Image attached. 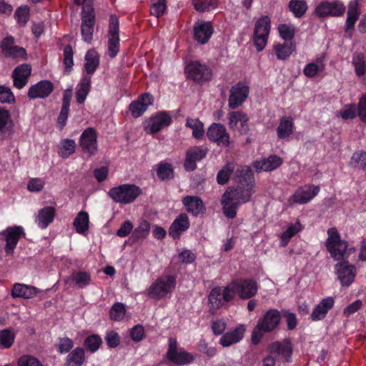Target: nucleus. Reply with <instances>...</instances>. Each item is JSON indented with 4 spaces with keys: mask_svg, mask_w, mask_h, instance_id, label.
I'll return each instance as SVG.
<instances>
[{
    "mask_svg": "<svg viewBox=\"0 0 366 366\" xmlns=\"http://www.w3.org/2000/svg\"><path fill=\"white\" fill-rule=\"evenodd\" d=\"M207 136L210 141L217 142L219 146L229 145V134L221 124H212L207 129Z\"/></svg>",
    "mask_w": 366,
    "mask_h": 366,
    "instance_id": "5701e85b",
    "label": "nucleus"
},
{
    "mask_svg": "<svg viewBox=\"0 0 366 366\" xmlns=\"http://www.w3.org/2000/svg\"><path fill=\"white\" fill-rule=\"evenodd\" d=\"M70 278L79 288L87 287L92 282L90 273L85 271L74 272Z\"/></svg>",
    "mask_w": 366,
    "mask_h": 366,
    "instance_id": "a19ab883",
    "label": "nucleus"
},
{
    "mask_svg": "<svg viewBox=\"0 0 366 366\" xmlns=\"http://www.w3.org/2000/svg\"><path fill=\"white\" fill-rule=\"evenodd\" d=\"M182 204L187 212L192 213L194 216L203 214L205 211L203 202L198 196H185L182 199Z\"/></svg>",
    "mask_w": 366,
    "mask_h": 366,
    "instance_id": "7c9ffc66",
    "label": "nucleus"
},
{
    "mask_svg": "<svg viewBox=\"0 0 366 366\" xmlns=\"http://www.w3.org/2000/svg\"><path fill=\"white\" fill-rule=\"evenodd\" d=\"M257 292V284L253 280H238L230 282V292L237 294L242 299H250Z\"/></svg>",
    "mask_w": 366,
    "mask_h": 366,
    "instance_id": "ddd939ff",
    "label": "nucleus"
},
{
    "mask_svg": "<svg viewBox=\"0 0 366 366\" xmlns=\"http://www.w3.org/2000/svg\"><path fill=\"white\" fill-rule=\"evenodd\" d=\"M352 64L355 66L356 74L363 76L366 71L365 55L362 53H355L352 57Z\"/></svg>",
    "mask_w": 366,
    "mask_h": 366,
    "instance_id": "3c124183",
    "label": "nucleus"
},
{
    "mask_svg": "<svg viewBox=\"0 0 366 366\" xmlns=\"http://www.w3.org/2000/svg\"><path fill=\"white\" fill-rule=\"evenodd\" d=\"M0 235L4 237L6 242L4 251L6 256H11L13 255L19 239L25 236V232L21 226L14 225L6 227L0 232Z\"/></svg>",
    "mask_w": 366,
    "mask_h": 366,
    "instance_id": "1a4fd4ad",
    "label": "nucleus"
},
{
    "mask_svg": "<svg viewBox=\"0 0 366 366\" xmlns=\"http://www.w3.org/2000/svg\"><path fill=\"white\" fill-rule=\"evenodd\" d=\"M335 300L333 297H328L322 301L315 307L311 318L312 320H320L325 317L328 311L333 307Z\"/></svg>",
    "mask_w": 366,
    "mask_h": 366,
    "instance_id": "2f4dec72",
    "label": "nucleus"
},
{
    "mask_svg": "<svg viewBox=\"0 0 366 366\" xmlns=\"http://www.w3.org/2000/svg\"><path fill=\"white\" fill-rule=\"evenodd\" d=\"M345 7L342 3L338 1L332 2L322 1L315 8V13L320 18H325L329 16H340L343 15Z\"/></svg>",
    "mask_w": 366,
    "mask_h": 366,
    "instance_id": "2eb2a0df",
    "label": "nucleus"
},
{
    "mask_svg": "<svg viewBox=\"0 0 366 366\" xmlns=\"http://www.w3.org/2000/svg\"><path fill=\"white\" fill-rule=\"evenodd\" d=\"M189 225L187 215L186 214H181L172 223L169 229V235L173 239H178L182 233L188 229Z\"/></svg>",
    "mask_w": 366,
    "mask_h": 366,
    "instance_id": "cd10ccee",
    "label": "nucleus"
},
{
    "mask_svg": "<svg viewBox=\"0 0 366 366\" xmlns=\"http://www.w3.org/2000/svg\"><path fill=\"white\" fill-rule=\"evenodd\" d=\"M31 74V66L28 64H22L16 66L12 72L14 86L21 89L28 83Z\"/></svg>",
    "mask_w": 366,
    "mask_h": 366,
    "instance_id": "393cba45",
    "label": "nucleus"
},
{
    "mask_svg": "<svg viewBox=\"0 0 366 366\" xmlns=\"http://www.w3.org/2000/svg\"><path fill=\"white\" fill-rule=\"evenodd\" d=\"M15 39L12 36H7L0 41V49L6 58L16 60H26V51L24 48L14 45Z\"/></svg>",
    "mask_w": 366,
    "mask_h": 366,
    "instance_id": "f8f14e48",
    "label": "nucleus"
},
{
    "mask_svg": "<svg viewBox=\"0 0 366 366\" xmlns=\"http://www.w3.org/2000/svg\"><path fill=\"white\" fill-rule=\"evenodd\" d=\"M208 149L204 146H194L189 148L186 152L184 167L187 172H192L197 168V162L206 157Z\"/></svg>",
    "mask_w": 366,
    "mask_h": 366,
    "instance_id": "dca6fc26",
    "label": "nucleus"
},
{
    "mask_svg": "<svg viewBox=\"0 0 366 366\" xmlns=\"http://www.w3.org/2000/svg\"><path fill=\"white\" fill-rule=\"evenodd\" d=\"M15 337V334L10 329L0 330V347L10 348L14 342Z\"/></svg>",
    "mask_w": 366,
    "mask_h": 366,
    "instance_id": "09e8293b",
    "label": "nucleus"
},
{
    "mask_svg": "<svg viewBox=\"0 0 366 366\" xmlns=\"http://www.w3.org/2000/svg\"><path fill=\"white\" fill-rule=\"evenodd\" d=\"M186 127L192 130V136L197 139H202L204 134V124L199 119L188 118Z\"/></svg>",
    "mask_w": 366,
    "mask_h": 366,
    "instance_id": "37998d69",
    "label": "nucleus"
},
{
    "mask_svg": "<svg viewBox=\"0 0 366 366\" xmlns=\"http://www.w3.org/2000/svg\"><path fill=\"white\" fill-rule=\"evenodd\" d=\"M234 189H230V219L236 217L239 205L249 201L254 193V174L249 167L237 169L233 177Z\"/></svg>",
    "mask_w": 366,
    "mask_h": 366,
    "instance_id": "f257e3e1",
    "label": "nucleus"
},
{
    "mask_svg": "<svg viewBox=\"0 0 366 366\" xmlns=\"http://www.w3.org/2000/svg\"><path fill=\"white\" fill-rule=\"evenodd\" d=\"M54 88L51 81L41 80L29 87L27 95L31 99H46L52 93Z\"/></svg>",
    "mask_w": 366,
    "mask_h": 366,
    "instance_id": "412c9836",
    "label": "nucleus"
},
{
    "mask_svg": "<svg viewBox=\"0 0 366 366\" xmlns=\"http://www.w3.org/2000/svg\"><path fill=\"white\" fill-rule=\"evenodd\" d=\"M176 286V277L165 275L158 277L147 290V295L153 299H162L172 292Z\"/></svg>",
    "mask_w": 366,
    "mask_h": 366,
    "instance_id": "39448f33",
    "label": "nucleus"
},
{
    "mask_svg": "<svg viewBox=\"0 0 366 366\" xmlns=\"http://www.w3.org/2000/svg\"><path fill=\"white\" fill-rule=\"evenodd\" d=\"M76 148V144L74 139H64L60 142L58 153L63 159H67L75 152Z\"/></svg>",
    "mask_w": 366,
    "mask_h": 366,
    "instance_id": "4c0bfd02",
    "label": "nucleus"
},
{
    "mask_svg": "<svg viewBox=\"0 0 366 366\" xmlns=\"http://www.w3.org/2000/svg\"><path fill=\"white\" fill-rule=\"evenodd\" d=\"M324 69V65H317V64L312 62L308 64L304 69V74L307 77H314L318 72L322 71Z\"/></svg>",
    "mask_w": 366,
    "mask_h": 366,
    "instance_id": "774afa93",
    "label": "nucleus"
},
{
    "mask_svg": "<svg viewBox=\"0 0 366 366\" xmlns=\"http://www.w3.org/2000/svg\"><path fill=\"white\" fill-rule=\"evenodd\" d=\"M292 119L290 117H282L277 129L278 137L284 139L290 136L292 133Z\"/></svg>",
    "mask_w": 366,
    "mask_h": 366,
    "instance_id": "79ce46f5",
    "label": "nucleus"
},
{
    "mask_svg": "<svg viewBox=\"0 0 366 366\" xmlns=\"http://www.w3.org/2000/svg\"><path fill=\"white\" fill-rule=\"evenodd\" d=\"M15 102V97L11 89L0 85V103L13 104Z\"/></svg>",
    "mask_w": 366,
    "mask_h": 366,
    "instance_id": "4d7b16f0",
    "label": "nucleus"
},
{
    "mask_svg": "<svg viewBox=\"0 0 366 366\" xmlns=\"http://www.w3.org/2000/svg\"><path fill=\"white\" fill-rule=\"evenodd\" d=\"M360 9L357 0L351 1L348 6L345 32L353 30L355 24L360 15Z\"/></svg>",
    "mask_w": 366,
    "mask_h": 366,
    "instance_id": "c9c22d12",
    "label": "nucleus"
},
{
    "mask_svg": "<svg viewBox=\"0 0 366 366\" xmlns=\"http://www.w3.org/2000/svg\"><path fill=\"white\" fill-rule=\"evenodd\" d=\"M271 29V20L268 16H262L254 24L253 42L257 51H262L267 43Z\"/></svg>",
    "mask_w": 366,
    "mask_h": 366,
    "instance_id": "423d86ee",
    "label": "nucleus"
},
{
    "mask_svg": "<svg viewBox=\"0 0 366 366\" xmlns=\"http://www.w3.org/2000/svg\"><path fill=\"white\" fill-rule=\"evenodd\" d=\"M102 344V340L99 335L93 334L87 336L84 341V347L89 352H97Z\"/></svg>",
    "mask_w": 366,
    "mask_h": 366,
    "instance_id": "a18cd8bd",
    "label": "nucleus"
},
{
    "mask_svg": "<svg viewBox=\"0 0 366 366\" xmlns=\"http://www.w3.org/2000/svg\"><path fill=\"white\" fill-rule=\"evenodd\" d=\"M18 366H43L41 362L31 355H24L17 361Z\"/></svg>",
    "mask_w": 366,
    "mask_h": 366,
    "instance_id": "13d9d810",
    "label": "nucleus"
},
{
    "mask_svg": "<svg viewBox=\"0 0 366 366\" xmlns=\"http://www.w3.org/2000/svg\"><path fill=\"white\" fill-rule=\"evenodd\" d=\"M154 97L147 92L139 95L137 100L133 101L129 106V109L134 118L141 117L146 112L149 106L152 105Z\"/></svg>",
    "mask_w": 366,
    "mask_h": 366,
    "instance_id": "a211bd4d",
    "label": "nucleus"
},
{
    "mask_svg": "<svg viewBox=\"0 0 366 366\" xmlns=\"http://www.w3.org/2000/svg\"><path fill=\"white\" fill-rule=\"evenodd\" d=\"M245 332L244 325H239L233 330L230 331V345L239 342Z\"/></svg>",
    "mask_w": 366,
    "mask_h": 366,
    "instance_id": "0e129e2a",
    "label": "nucleus"
},
{
    "mask_svg": "<svg viewBox=\"0 0 366 366\" xmlns=\"http://www.w3.org/2000/svg\"><path fill=\"white\" fill-rule=\"evenodd\" d=\"M282 163V160L280 157L277 155H272L267 159L264 158L259 161H254L252 166L257 172H260L274 170L279 167Z\"/></svg>",
    "mask_w": 366,
    "mask_h": 366,
    "instance_id": "c756f323",
    "label": "nucleus"
},
{
    "mask_svg": "<svg viewBox=\"0 0 366 366\" xmlns=\"http://www.w3.org/2000/svg\"><path fill=\"white\" fill-rule=\"evenodd\" d=\"M274 50L277 59L284 60L295 50V44L292 41L282 44H279L274 46Z\"/></svg>",
    "mask_w": 366,
    "mask_h": 366,
    "instance_id": "c03bdc74",
    "label": "nucleus"
},
{
    "mask_svg": "<svg viewBox=\"0 0 366 366\" xmlns=\"http://www.w3.org/2000/svg\"><path fill=\"white\" fill-rule=\"evenodd\" d=\"M213 32L214 29L209 21H197L194 25V39L200 44H206Z\"/></svg>",
    "mask_w": 366,
    "mask_h": 366,
    "instance_id": "b1692460",
    "label": "nucleus"
},
{
    "mask_svg": "<svg viewBox=\"0 0 366 366\" xmlns=\"http://www.w3.org/2000/svg\"><path fill=\"white\" fill-rule=\"evenodd\" d=\"M108 36H119V21L115 14L109 16Z\"/></svg>",
    "mask_w": 366,
    "mask_h": 366,
    "instance_id": "052dcab7",
    "label": "nucleus"
},
{
    "mask_svg": "<svg viewBox=\"0 0 366 366\" xmlns=\"http://www.w3.org/2000/svg\"><path fill=\"white\" fill-rule=\"evenodd\" d=\"M230 129L237 130L239 134H245L249 131L248 117L246 114L240 112H230Z\"/></svg>",
    "mask_w": 366,
    "mask_h": 366,
    "instance_id": "bb28decb",
    "label": "nucleus"
},
{
    "mask_svg": "<svg viewBox=\"0 0 366 366\" xmlns=\"http://www.w3.org/2000/svg\"><path fill=\"white\" fill-rule=\"evenodd\" d=\"M86 361L85 349L76 347L65 358V366H82Z\"/></svg>",
    "mask_w": 366,
    "mask_h": 366,
    "instance_id": "72a5a7b5",
    "label": "nucleus"
},
{
    "mask_svg": "<svg viewBox=\"0 0 366 366\" xmlns=\"http://www.w3.org/2000/svg\"><path fill=\"white\" fill-rule=\"evenodd\" d=\"M89 218L86 212H79L74 219L73 224L79 234H84L89 229Z\"/></svg>",
    "mask_w": 366,
    "mask_h": 366,
    "instance_id": "58836bf2",
    "label": "nucleus"
},
{
    "mask_svg": "<svg viewBox=\"0 0 366 366\" xmlns=\"http://www.w3.org/2000/svg\"><path fill=\"white\" fill-rule=\"evenodd\" d=\"M126 314L125 305L122 302L114 303L109 310V317L114 321L122 320Z\"/></svg>",
    "mask_w": 366,
    "mask_h": 366,
    "instance_id": "603ef678",
    "label": "nucleus"
},
{
    "mask_svg": "<svg viewBox=\"0 0 366 366\" xmlns=\"http://www.w3.org/2000/svg\"><path fill=\"white\" fill-rule=\"evenodd\" d=\"M120 39L119 36H108V55L114 59L119 52Z\"/></svg>",
    "mask_w": 366,
    "mask_h": 366,
    "instance_id": "864d4df0",
    "label": "nucleus"
},
{
    "mask_svg": "<svg viewBox=\"0 0 366 366\" xmlns=\"http://www.w3.org/2000/svg\"><path fill=\"white\" fill-rule=\"evenodd\" d=\"M142 192V189L135 184H122L112 187L107 194L113 202L122 204H129L134 202Z\"/></svg>",
    "mask_w": 366,
    "mask_h": 366,
    "instance_id": "7ed1b4c3",
    "label": "nucleus"
},
{
    "mask_svg": "<svg viewBox=\"0 0 366 366\" xmlns=\"http://www.w3.org/2000/svg\"><path fill=\"white\" fill-rule=\"evenodd\" d=\"M14 17L19 24L25 25L29 19V8L27 6L17 8L14 13Z\"/></svg>",
    "mask_w": 366,
    "mask_h": 366,
    "instance_id": "5fc2aeb1",
    "label": "nucleus"
},
{
    "mask_svg": "<svg viewBox=\"0 0 366 366\" xmlns=\"http://www.w3.org/2000/svg\"><path fill=\"white\" fill-rule=\"evenodd\" d=\"M157 174L162 181L172 179L174 177L172 166L167 162H160L157 169Z\"/></svg>",
    "mask_w": 366,
    "mask_h": 366,
    "instance_id": "49530a36",
    "label": "nucleus"
},
{
    "mask_svg": "<svg viewBox=\"0 0 366 366\" xmlns=\"http://www.w3.org/2000/svg\"><path fill=\"white\" fill-rule=\"evenodd\" d=\"M328 238L326 241V247L330 253L331 257L336 261H345L350 254L347 252L348 243L342 240L337 229L331 227L327 230Z\"/></svg>",
    "mask_w": 366,
    "mask_h": 366,
    "instance_id": "20e7f679",
    "label": "nucleus"
},
{
    "mask_svg": "<svg viewBox=\"0 0 366 366\" xmlns=\"http://www.w3.org/2000/svg\"><path fill=\"white\" fill-rule=\"evenodd\" d=\"M40 290L31 285L15 283L13 285L11 295L13 298L31 299L35 297Z\"/></svg>",
    "mask_w": 366,
    "mask_h": 366,
    "instance_id": "c85d7f7f",
    "label": "nucleus"
},
{
    "mask_svg": "<svg viewBox=\"0 0 366 366\" xmlns=\"http://www.w3.org/2000/svg\"><path fill=\"white\" fill-rule=\"evenodd\" d=\"M184 71L188 79L199 84L208 81L212 77L211 69L198 61L189 62L186 66Z\"/></svg>",
    "mask_w": 366,
    "mask_h": 366,
    "instance_id": "6e6552de",
    "label": "nucleus"
},
{
    "mask_svg": "<svg viewBox=\"0 0 366 366\" xmlns=\"http://www.w3.org/2000/svg\"><path fill=\"white\" fill-rule=\"evenodd\" d=\"M280 318V313L277 310H269L254 327L251 337L252 343L258 345L264 333L273 331L278 326Z\"/></svg>",
    "mask_w": 366,
    "mask_h": 366,
    "instance_id": "f03ea898",
    "label": "nucleus"
},
{
    "mask_svg": "<svg viewBox=\"0 0 366 366\" xmlns=\"http://www.w3.org/2000/svg\"><path fill=\"white\" fill-rule=\"evenodd\" d=\"M105 340L109 348H115L120 343L119 334L114 330H111L107 333Z\"/></svg>",
    "mask_w": 366,
    "mask_h": 366,
    "instance_id": "338daca9",
    "label": "nucleus"
},
{
    "mask_svg": "<svg viewBox=\"0 0 366 366\" xmlns=\"http://www.w3.org/2000/svg\"><path fill=\"white\" fill-rule=\"evenodd\" d=\"M92 76H83L78 84L76 100L79 104H83L91 90Z\"/></svg>",
    "mask_w": 366,
    "mask_h": 366,
    "instance_id": "f704fd0d",
    "label": "nucleus"
},
{
    "mask_svg": "<svg viewBox=\"0 0 366 366\" xmlns=\"http://www.w3.org/2000/svg\"><path fill=\"white\" fill-rule=\"evenodd\" d=\"M129 335L131 339L134 342H140L145 337L144 328L142 325H134L129 332Z\"/></svg>",
    "mask_w": 366,
    "mask_h": 366,
    "instance_id": "e2e57ef3",
    "label": "nucleus"
},
{
    "mask_svg": "<svg viewBox=\"0 0 366 366\" xmlns=\"http://www.w3.org/2000/svg\"><path fill=\"white\" fill-rule=\"evenodd\" d=\"M208 300L209 312L214 314L216 310L222 305V300L229 302V285L224 287L223 291L219 287L213 288L208 296Z\"/></svg>",
    "mask_w": 366,
    "mask_h": 366,
    "instance_id": "4be33fe9",
    "label": "nucleus"
},
{
    "mask_svg": "<svg viewBox=\"0 0 366 366\" xmlns=\"http://www.w3.org/2000/svg\"><path fill=\"white\" fill-rule=\"evenodd\" d=\"M172 122V117L168 112H159L151 117L149 124L145 129L147 132L154 134L161 131L164 127L169 126Z\"/></svg>",
    "mask_w": 366,
    "mask_h": 366,
    "instance_id": "aec40b11",
    "label": "nucleus"
},
{
    "mask_svg": "<svg viewBox=\"0 0 366 366\" xmlns=\"http://www.w3.org/2000/svg\"><path fill=\"white\" fill-rule=\"evenodd\" d=\"M85 64L84 70L86 73L85 76H92L97 69L100 64V57L94 49H89L84 56Z\"/></svg>",
    "mask_w": 366,
    "mask_h": 366,
    "instance_id": "473e14b6",
    "label": "nucleus"
},
{
    "mask_svg": "<svg viewBox=\"0 0 366 366\" xmlns=\"http://www.w3.org/2000/svg\"><path fill=\"white\" fill-rule=\"evenodd\" d=\"M152 1L153 2L150 7V14L157 18L162 16L167 9L166 2L155 1Z\"/></svg>",
    "mask_w": 366,
    "mask_h": 366,
    "instance_id": "680f3d73",
    "label": "nucleus"
},
{
    "mask_svg": "<svg viewBox=\"0 0 366 366\" xmlns=\"http://www.w3.org/2000/svg\"><path fill=\"white\" fill-rule=\"evenodd\" d=\"M58 351L61 354L70 352L74 347V342L68 337H59L58 339Z\"/></svg>",
    "mask_w": 366,
    "mask_h": 366,
    "instance_id": "6e6d98bb",
    "label": "nucleus"
},
{
    "mask_svg": "<svg viewBox=\"0 0 366 366\" xmlns=\"http://www.w3.org/2000/svg\"><path fill=\"white\" fill-rule=\"evenodd\" d=\"M79 146L83 152L94 156L97 152V134L95 129L88 127L84 130L79 137Z\"/></svg>",
    "mask_w": 366,
    "mask_h": 366,
    "instance_id": "4468645a",
    "label": "nucleus"
},
{
    "mask_svg": "<svg viewBox=\"0 0 366 366\" xmlns=\"http://www.w3.org/2000/svg\"><path fill=\"white\" fill-rule=\"evenodd\" d=\"M280 36L285 41L292 40L295 34V29L293 26H288L287 24H282L278 27Z\"/></svg>",
    "mask_w": 366,
    "mask_h": 366,
    "instance_id": "bf43d9fd",
    "label": "nucleus"
},
{
    "mask_svg": "<svg viewBox=\"0 0 366 366\" xmlns=\"http://www.w3.org/2000/svg\"><path fill=\"white\" fill-rule=\"evenodd\" d=\"M95 21L96 16L93 6L90 4L83 6L81 33L83 40L87 43H90L92 40Z\"/></svg>",
    "mask_w": 366,
    "mask_h": 366,
    "instance_id": "9d476101",
    "label": "nucleus"
},
{
    "mask_svg": "<svg viewBox=\"0 0 366 366\" xmlns=\"http://www.w3.org/2000/svg\"><path fill=\"white\" fill-rule=\"evenodd\" d=\"M249 87L245 81H239L230 88L229 107L236 109L241 106L248 97Z\"/></svg>",
    "mask_w": 366,
    "mask_h": 366,
    "instance_id": "f3484780",
    "label": "nucleus"
},
{
    "mask_svg": "<svg viewBox=\"0 0 366 366\" xmlns=\"http://www.w3.org/2000/svg\"><path fill=\"white\" fill-rule=\"evenodd\" d=\"M56 209L53 206H45L38 210L35 217V223L41 229H46L54 222Z\"/></svg>",
    "mask_w": 366,
    "mask_h": 366,
    "instance_id": "a878e982",
    "label": "nucleus"
},
{
    "mask_svg": "<svg viewBox=\"0 0 366 366\" xmlns=\"http://www.w3.org/2000/svg\"><path fill=\"white\" fill-rule=\"evenodd\" d=\"M73 54L71 46L66 45L64 49V65L66 70H70L74 65Z\"/></svg>",
    "mask_w": 366,
    "mask_h": 366,
    "instance_id": "69168bd1",
    "label": "nucleus"
},
{
    "mask_svg": "<svg viewBox=\"0 0 366 366\" xmlns=\"http://www.w3.org/2000/svg\"><path fill=\"white\" fill-rule=\"evenodd\" d=\"M301 230V224L299 220L295 224L288 227L281 235V246L285 247L290 239Z\"/></svg>",
    "mask_w": 366,
    "mask_h": 366,
    "instance_id": "8fccbe9b",
    "label": "nucleus"
},
{
    "mask_svg": "<svg viewBox=\"0 0 366 366\" xmlns=\"http://www.w3.org/2000/svg\"><path fill=\"white\" fill-rule=\"evenodd\" d=\"M320 192L318 186H308L294 194V200L297 203L305 204L310 201Z\"/></svg>",
    "mask_w": 366,
    "mask_h": 366,
    "instance_id": "e433bc0d",
    "label": "nucleus"
},
{
    "mask_svg": "<svg viewBox=\"0 0 366 366\" xmlns=\"http://www.w3.org/2000/svg\"><path fill=\"white\" fill-rule=\"evenodd\" d=\"M167 358L171 362L178 365H186L192 363L194 357L193 355L184 350L177 351V341L175 338L169 337Z\"/></svg>",
    "mask_w": 366,
    "mask_h": 366,
    "instance_id": "9b49d317",
    "label": "nucleus"
},
{
    "mask_svg": "<svg viewBox=\"0 0 366 366\" xmlns=\"http://www.w3.org/2000/svg\"><path fill=\"white\" fill-rule=\"evenodd\" d=\"M150 230V224L147 220H143L139 225L134 230L130 237V239L133 243L137 242L139 239H145Z\"/></svg>",
    "mask_w": 366,
    "mask_h": 366,
    "instance_id": "ea45409f",
    "label": "nucleus"
},
{
    "mask_svg": "<svg viewBox=\"0 0 366 366\" xmlns=\"http://www.w3.org/2000/svg\"><path fill=\"white\" fill-rule=\"evenodd\" d=\"M288 7L297 18L303 16L307 9V3L302 0H290Z\"/></svg>",
    "mask_w": 366,
    "mask_h": 366,
    "instance_id": "de8ad7c7",
    "label": "nucleus"
},
{
    "mask_svg": "<svg viewBox=\"0 0 366 366\" xmlns=\"http://www.w3.org/2000/svg\"><path fill=\"white\" fill-rule=\"evenodd\" d=\"M271 355L263 360V366H274L277 356L282 355L285 357V362L291 361L292 347L289 340H284L283 342H274L269 346Z\"/></svg>",
    "mask_w": 366,
    "mask_h": 366,
    "instance_id": "0eeeda50",
    "label": "nucleus"
},
{
    "mask_svg": "<svg viewBox=\"0 0 366 366\" xmlns=\"http://www.w3.org/2000/svg\"><path fill=\"white\" fill-rule=\"evenodd\" d=\"M338 280L342 286H349L354 281L356 268L347 261H341L335 266Z\"/></svg>",
    "mask_w": 366,
    "mask_h": 366,
    "instance_id": "6ab92c4d",
    "label": "nucleus"
}]
</instances>
